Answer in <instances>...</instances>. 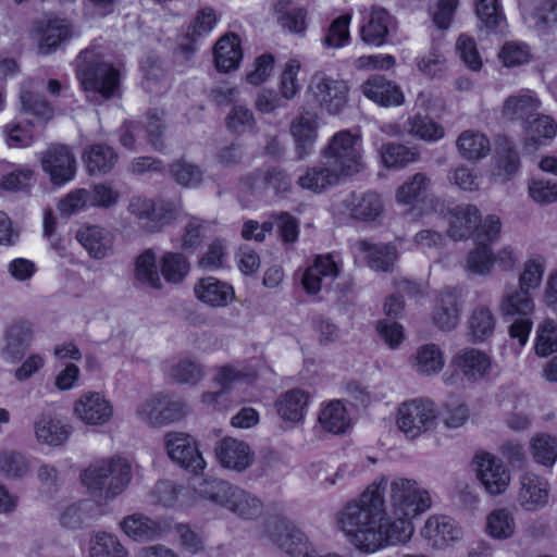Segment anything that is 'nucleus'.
I'll use <instances>...</instances> for the list:
<instances>
[{
  "mask_svg": "<svg viewBox=\"0 0 557 557\" xmlns=\"http://www.w3.org/2000/svg\"><path fill=\"white\" fill-rule=\"evenodd\" d=\"M135 280L147 287L160 289L162 281L157 265V256L152 249L144 250L135 260Z\"/></svg>",
  "mask_w": 557,
  "mask_h": 557,
  "instance_id": "nucleus-40",
  "label": "nucleus"
},
{
  "mask_svg": "<svg viewBox=\"0 0 557 557\" xmlns=\"http://www.w3.org/2000/svg\"><path fill=\"white\" fill-rule=\"evenodd\" d=\"M462 295L456 288H445L436 298L433 309V323L443 331L454 330L460 318Z\"/></svg>",
  "mask_w": 557,
  "mask_h": 557,
  "instance_id": "nucleus-18",
  "label": "nucleus"
},
{
  "mask_svg": "<svg viewBox=\"0 0 557 557\" xmlns=\"http://www.w3.org/2000/svg\"><path fill=\"white\" fill-rule=\"evenodd\" d=\"M321 426L334 434L344 433L350 425L346 408L339 400L329 403L319 414Z\"/></svg>",
  "mask_w": 557,
  "mask_h": 557,
  "instance_id": "nucleus-47",
  "label": "nucleus"
},
{
  "mask_svg": "<svg viewBox=\"0 0 557 557\" xmlns=\"http://www.w3.org/2000/svg\"><path fill=\"white\" fill-rule=\"evenodd\" d=\"M34 433L39 444L58 447L69 440L72 428L51 413H40L34 421Z\"/></svg>",
  "mask_w": 557,
  "mask_h": 557,
  "instance_id": "nucleus-26",
  "label": "nucleus"
},
{
  "mask_svg": "<svg viewBox=\"0 0 557 557\" xmlns=\"http://www.w3.org/2000/svg\"><path fill=\"white\" fill-rule=\"evenodd\" d=\"M544 269L545 261L542 257L528 260L519 276V288L528 293L536 289L542 282Z\"/></svg>",
  "mask_w": 557,
  "mask_h": 557,
  "instance_id": "nucleus-62",
  "label": "nucleus"
},
{
  "mask_svg": "<svg viewBox=\"0 0 557 557\" xmlns=\"http://www.w3.org/2000/svg\"><path fill=\"white\" fill-rule=\"evenodd\" d=\"M520 166V159L511 141L500 139L496 146V169L494 176L500 181H508L517 174Z\"/></svg>",
  "mask_w": 557,
  "mask_h": 557,
  "instance_id": "nucleus-41",
  "label": "nucleus"
},
{
  "mask_svg": "<svg viewBox=\"0 0 557 557\" xmlns=\"http://www.w3.org/2000/svg\"><path fill=\"white\" fill-rule=\"evenodd\" d=\"M536 333L535 351L539 356L546 357L557 351V324L554 320L543 321Z\"/></svg>",
  "mask_w": 557,
  "mask_h": 557,
  "instance_id": "nucleus-59",
  "label": "nucleus"
},
{
  "mask_svg": "<svg viewBox=\"0 0 557 557\" xmlns=\"http://www.w3.org/2000/svg\"><path fill=\"white\" fill-rule=\"evenodd\" d=\"M126 210L140 223L144 231L159 233L181 215L182 207L178 201L153 200L134 195L128 199Z\"/></svg>",
  "mask_w": 557,
  "mask_h": 557,
  "instance_id": "nucleus-6",
  "label": "nucleus"
},
{
  "mask_svg": "<svg viewBox=\"0 0 557 557\" xmlns=\"http://www.w3.org/2000/svg\"><path fill=\"white\" fill-rule=\"evenodd\" d=\"M73 413L85 425L102 426L112 420L114 408L102 393L86 392L75 400Z\"/></svg>",
  "mask_w": 557,
  "mask_h": 557,
  "instance_id": "nucleus-10",
  "label": "nucleus"
},
{
  "mask_svg": "<svg viewBox=\"0 0 557 557\" xmlns=\"http://www.w3.org/2000/svg\"><path fill=\"white\" fill-rule=\"evenodd\" d=\"M392 15L377 5L363 11V23L360 27L361 40L369 46L381 47L387 41L393 25Z\"/></svg>",
  "mask_w": 557,
  "mask_h": 557,
  "instance_id": "nucleus-17",
  "label": "nucleus"
},
{
  "mask_svg": "<svg viewBox=\"0 0 557 557\" xmlns=\"http://www.w3.org/2000/svg\"><path fill=\"white\" fill-rule=\"evenodd\" d=\"M413 517H385L380 530V536L384 534L385 540L392 544L407 543L413 534Z\"/></svg>",
  "mask_w": 557,
  "mask_h": 557,
  "instance_id": "nucleus-46",
  "label": "nucleus"
},
{
  "mask_svg": "<svg viewBox=\"0 0 557 557\" xmlns=\"http://www.w3.org/2000/svg\"><path fill=\"white\" fill-rule=\"evenodd\" d=\"M387 478L370 484L356 499L347 503L337 513L339 530L360 552L373 553L382 547L380 530L386 515L385 492Z\"/></svg>",
  "mask_w": 557,
  "mask_h": 557,
  "instance_id": "nucleus-1",
  "label": "nucleus"
},
{
  "mask_svg": "<svg viewBox=\"0 0 557 557\" xmlns=\"http://www.w3.org/2000/svg\"><path fill=\"white\" fill-rule=\"evenodd\" d=\"M164 444L169 457L174 462L195 473L203 470L206 461L193 436L180 432H169L164 436Z\"/></svg>",
  "mask_w": 557,
  "mask_h": 557,
  "instance_id": "nucleus-12",
  "label": "nucleus"
},
{
  "mask_svg": "<svg viewBox=\"0 0 557 557\" xmlns=\"http://www.w3.org/2000/svg\"><path fill=\"white\" fill-rule=\"evenodd\" d=\"M196 297L211 307H224L234 298V289L231 285L215 277L199 280L194 287Z\"/></svg>",
  "mask_w": 557,
  "mask_h": 557,
  "instance_id": "nucleus-29",
  "label": "nucleus"
},
{
  "mask_svg": "<svg viewBox=\"0 0 557 557\" xmlns=\"http://www.w3.org/2000/svg\"><path fill=\"white\" fill-rule=\"evenodd\" d=\"M411 366L421 375L437 374L444 368L443 351L435 344L422 345L417 349Z\"/></svg>",
  "mask_w": 557,
  "mask_h": 557,
  "instance_id": "nucleus-39",
  "label": "nucleus"
},
{
  "mask_svg": "<svg viewBox=\"0 0 557 557\" xmlns=\"http://www.w3.org/2000/svg\"><path fill=\"white\" fill-rule=\"evenodd\" d=\"M203 366L190 358H183L171 366L169 370V376L180 383L196 385L205 377Z\"/></svg>",
  "mask_w": 557,
  "mask_h": 557,
  "instance_id": "nucleus-49",
  "label": "nucleus"
},
{
  "mask_svg": "<svg viewBox=\"0 0 557 557\" xmlns=\"http://www.w3.org/2000/svg\"><path fill=\"white\" fill-rule=\"evenodd\" d=\"M540 108V100L531 92L523 91L506 99L503 113L511 120H530Z\"/></svg>",
  "mask_w": 557,
  "mask_h": 557,
  "instance_id": "nucleus-42",
  "label": "nucleus"
},
{
  "mask_svg": "<svg viewBox=\"0 0 557 557\" xmlns=\"http://www.w3.org/2000/svg\"><path fill=\"white\" fill-rule=\"evenodd\" d=\"M223 508L244 519H256L262 513V503L248 492L234 486Z\"/></svg>",
  "mask_w": 557,
  "mask_h": 557,
  "instance_id": "nucleus-37",
  "label": "nucleus"
},
{
  "mask_svg": "<svg viewBox=\"0 0 557 557\" xmlns=\"http://www.w3.org/2000/svg\"><path fill=\"white\" fill-rule=\"evenodd\" d=\"M387 517H417L432 505L429 492L414 480L395 478L387 481Z\"/></svg>",
  "mask_w": 557,
  "mask_h": 557,
  "instance_id": "nucleus-5",
  "label": "nucleus"
},
{
  "mask_svg": "<svg viewBox=\"0 0 557 557\" xmlns=\"http://www.w3.org/2000/svg\"><path fill=\"white\" fill-rule=\"evenodd\" d=\"M342 176L326 162L307 166L297 178V186L313 194H321L336 186Z\"/></svg>",
  "mask_w": 557,
  "mask_h": 557,
  "instance_id": "nucleus-27",
  "label": "nucleus"
},
{
  "mask_svg": "<svg viewBox=\"0 0 557 557\" xmlns=\"http://www.w3.org/2000/svg\"><path fill=\"white\" fill-rule=\"evenodd\" d=\"M124 533L137 542H149L162 539L173 527L168 518L151 519L143 513H133L121 521Z\"/></svg>",
  "mask_w": 557,
  "mask_h": 557,
  "instance_id": "nucleus-14",
  "label": "nucleus"
},
{
  "mask_svg": "<svg viewBox=\"0 0 557 557\" xmlns=\"http://www.w3.org/2000/svg\"><path fill=\"white\" fill-rule=\"evenodd\" d=\"M77 77L84 91L104 99L113 97L120 87L119 71L89 50L82 52L78 58Z\"/></svg>",
  "mask_w": 557,
  "mask_h": 557,
  "instance_id": "nucleus-4",
  "label": "nucleus"
},
{
  "mask_svg": "<svg viewBox=\"0 0 557 557\" xmlns=\"http://www.w3.org/2000/svg\"><path fill=\"white\" fill-rule=\"evenodd\" d=\"M164 111L159 109H152L147 112L146 115V134L149 144L156 149L161 150L164 146L163 144V135H164Z\"/></svg>",
  "mask_w": 557,
  "mask_h": 557,
  "instance_id": "nucleus-63",
  "label": "nucleus"
},
{
  "mask_svg": "<svg viewBox=\"0 0 557 557\" xmlns=\"http://www.w3.org/2000/svg\"><path fill=\"white\" fill-rule=\"evenodd\" d=\"M85 154L87 170L92 175L111 171L117 161L114 150L103 144L90 146Z\"/></svg>",
  "mask_w": 557,
  "mask_h": 557,
  "instance_id": "nucleus-48",
  "label": "nucleus"
},
{
  "mask_svg": "<svg viewBox=\"0 0 557 557\" xmlns=\"http://www.w3.org/2000/svg\"><path fill=\"white\" fill-rule=\"evenodd\" d=\"M213 57L218 71L226 73L237 69L243 59L240 38L234 33L222 36L214 46Z\"/></svg>",
  "mask_w": 557,
  "mask_h": 557,
  "instance_id": "nucleus-30",
  "label": "nucleus"
},
{
  "mask_svg": "<svg viewBox=\"0 0 557 557\" xmlns=\"http://www.w3.org/2000/svg\"><path fill=\"white\" fill-rule=\"evenodd\" d=\"M233 487L228 482L215 478L197 476L190 482V488L197 498L220 507H224Z\"/></svg>",
  "mask_w": 557,
  "mask_h": 557,
  "instance_id": "nucleus-32",
  "label": "nucleus"
},
{
  "mask_svg": "<svg viewBox=\"0 0 557 557\" xmlns=\"http://www.w3.org/2000/svg\"><path fill=\"white\" fill-rule=\"evenodd\" d=\"M256 120L250 109L234 106L226 116V127L234 134H244L253 128Z\"/></svg>",
  "mask_w": 557,
  "mask_h": 557,
  "instance_id": "nucleus-64",
  "label": "nucleus"
},
{
  "mask_svg": "<svg viewBox=\"0 0 557 557\" xmlns=\"http://www.w3.org/2000/svg\"><path fill=\"white\" fill-rule=\"evenodd\" d=\"M34 338L33 324L26 320H18L8 325L3 333L1 356L11 361H20L29 349Z\"/></svg>",
  "mask_w": 557,
  "mask_h": 557,
  "instance_id": "nucleus-16",
  "label": "nucleus"
},
{
  "mask_svg": "<svg viewBox=\"0 0 557 557\" xmlns=\"http://www.w3.org/2000/svg\"><path fill=\"white\" fill-rule=\"evenodd\" d=\"M473 466L479 481L488 494L499 495L508 488L510 473L499 458L480 451L474 456Z\"/></svg>",
  "mask_w": 557,
  "mask_h": 557,
  "instance_id": "nucleus-11",
  "label": "nucleus"
},
{
  "mask_svg": "<svg viewBox=\"0 0 557 557\" xmlns=\"http://www.w3.org/2000/svg\"><path fill=\"white\" fill-rule=\"evenodd\" d=\"M360 89L368 99L381 107H398L405 102V95L399 86L381 75L369 77Z\"/></svg>",
  "mask_w": 557,
  "mask_h": 557,
  "instance_id": "nucleus-22",
  "label": "nucleus"
},
{
  "mask_svg": "<svg viewBox=\"0 0 557 557\" xmlns=\"http://www.w3.org/2000/svg\"><path fill=\"white\" fill-rule=\"evenodd\" d=\"M70 36V26L64 21H52L42 32L39 50L42 53H48L51 49L66 40Z\"/></svg>",
  "mask_w": 557,
  "mask_h": 557,
  "instance_id": "nucleus-61",
  "label": "nucleus"
},
{
  "mask_svg": "<svg viewBox=\"0 0 557 557\" xmlns=\"http://www.w3.org/2000/svg\"><path fill=\"white\" fill-rule=\"evenodd\" d=\"M189 272L187 259L178 252H165L161 259V274L169 283H181Z\"/></svg>",
  "mask_w": 557,
  "mask_h": 557,
  "instance_id": "nucleus-55",
  "label": "nucleus"
},
{
  "mask_svg": "<svg viewBox=\"0 0 557 557\" xmlns=\"http://www.w3.org/2000/svg\"><path fill=\"white\" fill-rule=\"evenodd\" d=\"M308 92L320 110L337 115L348 104L350 86L345 79L319 71L311 76Z\"/></svg>",
  "mask_w": 557,
  "mask_h": 557,
  "instance_id": "nucleus-7",
  "label": "nucleus"
},
{
  "mask_svg": "<svg viewBox=\"0 0 557 557\" xmlns=\"http://www.w3.org/2000/svg\"><path fill=\"white\" fill-rule=\"evenodd\" d=\"M186 405L182 400H174L164 394H156L136 408L137 418L151 428L176 422L186 414Z\"/></svg>",
  "mask_w": 557,
  "mask_h": 557,
  "instance_id": "nucleus-8",
  "label": "nucleus"
},
{
  "mask_svg": "<svg viewBox=\"0 0 557 557\" xmlns=\"http://www.w3.org/2000/svg\"><path fill=\"white\" fill-rule=\"evenodd\" d=\"M534 309L531 294L520 288L505 293L499 305L505 318H530Z\"/></svg>",
  "mask_w": 557,
  "mask_h": 557,
  "instance_id": "nucleus-38",
  "label": "nucleus"
},
{
  "mask_svg": "<svg viewBox=\"0 0 557 557\" xmlns=\"http://www.w3.org/2000/svg\"><path fill=\"white\" fill-rule=\"evenodd\" d=\"M351 15L346 13L335 18L327 28L323 45L329 48H341L350 38L349 24Z\"/></svg>",
  "mask_w": 557,
  "mask_h": 557,
  "instance_id": "nucleus-60",
  "label": "nucleus"
},
{
  "mask_svg": "<svg viewBox=\"0 0 557 557\" xmlns=\"http://www.w3.org/2000/svg\"><path fill=\"white\" fill-rule=\"evenodd\" d=\"M485 532L495 540H507L516 532V520L511 510L498 508L486 516Z\"/></svg>",
  "mask_w": 557,
  "mask_h": 557,
  "instance_id": "nucleus-43",
  "label": "nucleus"
},
{
  "mask_svg": "<svg viewBox=\"0 0 557 557\" xmlns=\"http://www.w3.org/2000/svg\"><path fill=\"white\" fill-rule=\"evenodd\" d=\"M380 153L382 162L386 168H403L416 162L420 157L417 149L400 144L383 145Z\"/></svg>",
  "mask_w": 557,
  "mask_h": 557,
  "instance_id": "nucleus-51",
  "label": "nucleus"
},
{
  "mask_svg": "<svg viewBox=\"0 0 557 557\" xmlns=\"http://www.w3.org/2000/svg\"><path fill=\"white\" fill-rule=\"evenodd\" d=\"M42 170L49 174L53 184H64L71 181L76 172V160L71 149L65 145H51L41 153Z\"/></svg>",
  "mask_w": 557,
  "mask_h": 557,
  "instance_id": "nucleus-13",
  "label": "nucleus"
},
{
  "mask_svg": "<svg viewBox=\"0 0 557 557\" xmlns=\"http://www.w3.org/2000/svg\"><path fill=\"white\" fill-rule=\"evenodd\" d=\"M20 102L22 112L30 116L28 122L34 126L44 127L54 115L53 108L29 86L22 87Z\"/></svg>",
  "mask_w": 557,
  "mask_h": 557,
  "instance_id": "nucleus-31",
  "label": "nucleus"
},
{
  "mask_svg": "<svg viewBox=\"0 0 557 557\" xmlns=\"http://www.w3.org/2000/svg\"><path fill=\"white\" fill-rule=\"evenodd\" d=\"M517 502L525 511H537L548 503L549 484L547 480L534 473H524L520 478Z\"/></svg>",
  "mask_w": 557,
  "mask_h": 557,
  "instance_id": "nucleus-19",
  "label": "nucleus"
},
{
  "mask_svg": "<svg viewBox=\"0 0 557 557\" xmlns=\"http://www.w3.org/2000/svg\"><path fill=\"white\" fill-rule=\"evenodd\" d=\"M456 147L460 156L469 161L485 158L491 150L490 139L481 132L463 131L456 140Z\"/></svg>",
  "mask_w": 557,
  "mask_h": 557,
  "instance_id": "nucleus-35",
  "label": "nucleus"
},
{
  "mask_svg": "<svg viewBox=\"0 0 557 557\" xmlns=\"http://www.w3.org/2000/svg\"><path fill=\"white\" fill-rule=\"evenodd\" d=\"M339 269L331 255L317 256L301 278V284L308 294H317L327 287L338 275Z\"/></svg>",
  "mask_w": 557,
  "mask_h": 557,
  "instance_id": "nucleus-23",
  "label": "nucleus"
},
{
  "mask_svg": "<svg viewBox=\"0 0 557 557\" xmlns=\"http://www.w3.org/2000/svg\"><path fill=\"white\" fill-rule=\"evenodd\" d=\"M453 364L468 381H479L485 377L492 369V359L483 350L467 347L460 349L453 358Z\"/></svg>",
  "mask_w": 557,
  "mask_h": 557,
  "instance_id": "nucleus-25",
  "label": "nucleus"
},
{
  "mask_svg": "<svg viewBox=\"0 0 557 557\" xmlns=\"http://www.w3.org/2000/svg\"><path fill=\"white\" fill-rule=\"evenodd\" d=\"M76 239L94 259H104L113 251L114 236L100 225H83L76 233Z\"/></svg>",
  "mask_w": 557,
  "mask_h": 557,
  "instance_id": "nucleus-24",
  "label": "nucleus"
},
{
  "mask_svg": "<svg viewBox=\"0 0 557 557\" xmlns=\"http://www.w3.org/2000/svg\"><path fill=\"white\" fill-rule=\"evenodd\" d=\"M533 459L545 467H552L557 460V437L541 433L530 442Z\"/></svg>",
  "mask_w": 557,
  "mask_h": 557,
  "instance_id": "nucleus-50",
  "label": "nucleus"
},
{
  "mask_svg": "<svg viewBox=\"0 0 557 557\" xmlns=\"http://www.w3.org/2000/svg\"><path fill=\"white\" fill-rule=\"evenodd\" d=\"M131 481L132 466L120 457L96 461L82 474L83 484L107 500L121 495Z\"/></svg>",
  "mask_w": 557,
  "mask_h": 557,
  "instance_id": "nucleus-2",
  "label": "nucleus"
},
{
  "mask_svg": "<svg viewBox=\"0 0 557 557\" xmlns=\"http://www.w3.org/2000/svg\"><path fill=\"white\" fill-rule=\"evenodd\" d=\"M290 133L295 139L296 153L299 160L310 153V149L317 138V116L314 114H301L292 123Z\"/></svg>",
  "mask_w": 557,
  "mask_h": 557,
  "instance_id": "nucleus-34",
  "label": "nucleus"
},
{
  "mask_svg": "<svg viewBox=\"0 0 557 557\" xmlns=\"http://www.w3.org/2000/svg\"><path fill=\"white\" fill-rule=\"evenodd\" d=\"M281 533L275 540L278 546L292 557H302L310 552L306 534L293 524L281 523Z\"/></svg>",
  "mask_w": 557,
  "mask_h": 557,
  "instance_id": "nucleus-45",
  "label": "nucleus"
},
{
  "mask_svg": "<svg viewBox=\"0 0 557 557\" xmlns=\"http://www.w3.org/2000/svg\"><path fill=\"white\" fill-rule=\"evenodd\" d=\"M407 132L426 141L438 140L444 136V128L440 124L421 114L408 119Z\"/></svg>",
  "mask_w": 557,
  "mask_h": 557,
  "instance_id": "nucleus-56",
  "label": "nucleus"
},
{
  "mask_svg": "<svg viewBox=\"0 0 557 557\" xmlns=\"http://www.w3.org/2000/svg\"><path fill=\"white\" fill-rule=\"evenodd\" d=\"M467 326L470 339L483 343L494 334L496 317L488 306L480 305L470 312Z\"/></svg>",
  "mask_w": 557,
  "mask_h": 557,
  "instance_id": "nucleus-33",
  "label": "nucleus"
},
{
  "mask_svg": "<svg viewBox=\"0 0 557 557\" xmlns=\"http://www.w3.org/2000/svg\"><path fill=\"white\" fill-rule=\"evenodd\" d=\"M219 463L228 470L244 472L255 461V453L244 441L234 437H224L214 448Z\"/></svg>",
  "mask_w": 557,
  "mask_h": 557,
  "instance_id": "nucleus-15",
  "label": "nucleus"
},
{
  "mask_svg": "<svg viewBox=\"0 0 557 557\" xmlns=\"http://www.w3.org/2000/svg\"><path fill=\"white\" fill-rule=\"evenodd\" d=\"M322 157L342 178L355 176L366 169L361 138L347 129L331 137Z\"/></svg>",
  "mask_w": 557,
  "mask_h": 557,
  "instance_id": "nucleus-3",
  "label": "nucleus"
},
{
  "mask_svg": "<svg viewBox=\"0 0 557 557\" xmlns=\"http://www.w3.org/2000/svg\"><path fill=\"white\" fill-rule=\"evenodd\" d=\"M466 270L478 275H488L493 269V252L484 243H476L466 258Z\"/></svg>",
  "mask_w": 557,
  "mask_h": 557,
  "instance_id": "nucleus-57",
  "label": "nucleus"
},
{
  "mask_svg": "<svg viewBox=\"0 0 557 557\" xmlns=\"http://www.w3.org/2000/svg\"><path fill=\"white\" fill-rule=\"evenodd\" d=\"M29 470L27 458L13 450L0 453V473L7 478L17 479L24 476Z\"/></svg>",
  "mask_w": 557,
  "mask_h": 557,
  "instance_id": "nucleus-58",
  "label": "nucleus"
},
{
  "mask_svg": "<svg viewBox=\"0 0 557 557\" xmlns=\"http://www.w3.org/2000/svg\"><path fill=\"white\" fill-rule=\"evenodd\" d=\"M170 173L178 185L186 188H196L203 181L201 168L184 159L173 162L170 166Z\"/></svg>",
  "mask_w": 557,
  "mask_h": 557,
  "instance_id": "nucleus-54",
  "label": "nucleus"
},
{
  "mask_svg": "<svg viewBox=\"0 0 557 557\" xmlns=\"http://www.w3.org/2000/svg\"><path fill=\"white\" fill-rule=\"evenodd\" d=\"M421 534L436 544H444L458 540L461 535V530L447 516H432L426 520Z\"/></svg>",
  "mask_w": 557,
  "mask_h": 557,
  "instance_id": "nucleus-36",
  "label": "nucleus"
},
{
  "mask_svg": "<svg viewBox=\"0 0 557 557\" xmlns=\"http://www.w3.org/2000/svg\"><path fill=\"white\" fill-rule=\"evenodd\" d=\"M351 248L375 271H392L398 258L397 248L392 244H372L367 239H358Z\"/></svg>",
  "mask_w": 557,
  "mask_h": 557,
  "instance_id": "nucleus-21",
  "label": "nucleus"
},
{
  "mask_svg": "<svg viewBox=\"0 0 557 557\" xmlns=\"http://www.w3.org/2000/svg\"><path fill=\"white\" fill-rule=\"evenodd\" d=\"M448 234L455 240L468 238L476 231L481 222V213L471 203L458 205L449 210Z\"/></svg>",
  "mask_w": 557,
  "mask_h": 557,
  "instance_id": "nucleus-28",
  "label": "nucleus"
},
{
  "mask_svg": "<svg viewBox=\"0 0 557 557\" xmlns=\"http://www.w3.org/2000/svg\"><path fill=\"white\" fill-rule=\"evenodd\" d=\"M436 418L437 412L432 400L412 399L398 408L397 424L408 438H416L428 431Z\"/></svg>",
  "mask_w": 557,
  "mask_h": 557,
  "instance_id": "nucleus-9",
  "label": "nucleus"
},
{
  "mask_svg": "<svg viewBox=\"0 0 557 557\" xmlns=\"http://www.w3.org/2000/svg\"><path fill=\"white\" fill-rule=\"evenodd\" d=\"M90 557H127L125 547L110 533L98 532L90 540Z\"/></svg>",
  "mask_w": 557,
  "mask_h": 557,
  "instance_id": "nucleus-52",
  "label": "nucleus"
},
{
  "mask_svg": "<svg viewBox=\"0 0 557 557\" xmlns=\"http://www.w3.org/2000/svg\"><path fill=\"white\" fill-rule=\"evenodd\" d=\"M431 186V178L424 173H416L404 182L396 190V200L399 203L411 205L423 196Z\"/></svg>",
  "mask_w": 557,
  "mask_h": 557,
  "instance_id": "nucleus-53",
  "label": "nucleus"
},
{
  "mask_svg": "<svg viewBox=\"0 0 557 557\" xmlns=\"http://www.w3.org/2000/svg\"><path fill=\"white\" fill-rule=\"evenodd\" d=\"M307 404L308 395L305 392L292 389L276 400V411L282 419L297 422L302 419Z\"/></svg>",
  "mask_w": 557,
  "mask_h": 557,
  "instance_id": "nucleus-44",
  "label": "nucleus"
},
{
  "mask_svg": "<svg viewBox=\"0 0 557 557\" xmlns=\"http://www.w3.org/2000/svg\"><path fill=\"white\" fill-rule=\"evenodd\" d=\"M342 205L352 219L363 222L376 221L384 211L381 196L372 190L354 191L342 201Z\"/></svg>",
  "mask_w": 557,
  "mask_h": 557,
  "instance_id": "nucleus-20",
  "label": "nucleus"
}]
</instances>
